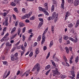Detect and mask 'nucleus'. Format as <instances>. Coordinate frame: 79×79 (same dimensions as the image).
<instances>
[{"mask_svg": "<svg viewBox=\"0 0 79 79\" xmlns=\"http://www.w3.org/2000/svg\"><path fill=\"white\" fill-rule=\"evenodd\" d=\"M53 45V41L52 40L50 41V44H49V48H51Z\"/></svg>", "mask_w": 79, "mask_h": 79, "instance_id": "dca6fc26", "label": "nucleus"}, {"mask_svg": "<svg viewBox=\"0 0 79 79\" xmlns=\"http://www.w3.org/2000/svg\"><path fill=\"white\" fill-rule=\"evenodd\" d=\"M79 4V1L78 0H75L73 2V5L75 6H77Z\"/></svg>", "mask_w": 79, "mask_h": 79, "instance_id": "0eeeda50", "label": "nucleus"}, {"mask_svg": "<svg viewBox=\"0 0 79 79\" xmlns=\"http://www.w3.org/2000/svg\"><path fill=\"white\" fill-rule=\"evenodd\" d=\"M55 10V6L53 5L51 7V11H53Z\"/></svg>", "mask_w": 79, "mask_h": 79, "instance_id": "2f4dec72", "label": "nucleus"}, {"mask_svg": "<svg viewBox=\"0 0 79 79\" xmlns=\"http://www.w3.org/2000/svg\"><path fill=\"white\" fill-rule=\"evenodd\" d=\"M51 71V69H49L45 73V74L46 76H47L48 74V73H50V72Z\"/></svg>", "mask_w": 79, "mask_h": 79, "instance_id": "37998d69", "label": "nucleus"}, {"mask_svg": "<svg viewBox=\"0 0 79 79\" xmlns=\"http://www.w3.org/2000/svg\"><path fill=\"white\" fill-rule=\"evenodd\" d=\"M20 31H21V29L19 28L18 31V35H19L20 34Z\"/></svg>", "mask_w": 79, "mask_h": 79, "instance_id": "de8ad7c7", "label": "nucleus"}, {"mask_svg": "<svg viewBox=\"0 0 79 79\" xmlns=\"http://www.w3.org/2000/svg\"><path fill=\"white\" fill-rule=\"evenodd\" d=\"M16 27H14V28H13L11 31V34H13V33L15 32V31H16Z\"/></svg>", "mask_w": 79, "mask_h": 79, "instance_id": "ddd939ff", "label": "nucleus"}, {"mask_svg": "<svg viewBox=\"0 0 79 79\" xmlns=\"http://www.w3.org/2000/svg\"><path fill=\"white\" fill-rule=\"evenodd\" d=\"M43 12H44V14L46 15H47V16H48V15H49V14L48 12L46 11V10L45 9H44Z\"/></svg>", "mask_w": 79, "mask_h": 79, "instance_id": "4468645a", "label": "nucleus"}, {"mask_svg": "<svg viewBox=\"0 0 79 79\" xmlns=\"http://www.w3.org/2000/svg\"><path fill=\"white\" fill-rule=\"evenodd\" d=\"M55 55L53 56V58L55 61H59V59L56 57H55Z\"/></svg>", "mask_w": 79, "mask_h": 79, "instance_id": "9d476101", "label": "nucleus"}, {"mask_svg": "<svg viewBox=\"0 0 79 79\" xmlns=\"http://www.w3.org/2000/svg\"><path fill=\"white\" fill-rule=\"evenodd\" d=\"M25 16H26V18L27 19L29 18H30V16L28 14L25 15Z\"/></svg>", "mask_w": 79, "mask_h": 79, "instance_id": "09e8293b", "label": "nucleus"}, {"mask_svg": "<svg viewBox=\"0 0 79 79\" xmlns=\"http://www.w3.org/2000/svg\"><path fill=\"white\" fill-rule=\"evenodd\" d=\"M10 57L11 61H15V57H14V56L11 55L10 56Z\"/></svg>", "mask_w": 79, "mask_h": 79, "instance_id": "a878e982", "label": "nucleus"}, {"mask_svg": "<svg viewBox=\"0 0 79 79\" xmlns=\"http://www.w3.org/2000/svg\"><path fill=\"white\" fill-rule=\"evenodd\" d=\"M52 64V65L54 66H56V64H55V62H54V61H53L52 60H50Z\"/></svg>", "mask_w": 79, "mask_h": 79, "instance_id": "c85d7f7f", "label": "nucleus"}, {"mask_svg": "<svg viewBox=\"0 0 79 79\" xmlns=\"http://www.w3.org/2000/svg\"><path fill=\"white\" fill-rule=\"evenodd\" d=\"M9 35V33L7 32L6 34L5 35L4 37V39H5L6 40H7V37Z\"/></svg>", "mask_w": 79, "mask_h": 79, "instance_id": "a211bd4d", "label": "nucleus"}, {"mask_svg": "<svg viewBox=\"0 0 79 79\" xmlns=\"http://www.w3.org/2000/svg\"><path fill=\"white\" fill-rule=\"evenodd\" d=\"M52 72L53 74V76H55L56 75H58V73H57L56 72H55V70H52Z\"/></svg>", "mask_w": 79, "mask_h": 79, "instance_id": "9b49d317", "label": "nucleus"}, {"mask_svg": "<svg viewBox=\"0 0 79 79\" xmlns=\"http://www.w3.org/2000/svg\"><path fill=\"white\" fill-rule=\"evenodd\" d=\"M39 9L40 11H43V12L44 10L45 9L44 8L43 9V8H42V7H40V6L39 7Z\"/></svg>", "mask_w": 79, "mask_h": 79, "instance_id": "bb28decb", "label": "nucleus"}, {"mask_svg": "<svg viewBox=\"0 0 79 79\" xmlns=\"http://www.w3.org/2000/svg\"><path fill=\"white\" fill-rule=\"evenodd\" d=\"M79 72H78L77 75V78L79 79Z\"/></svg>", "mask_w": 79, "mask_h": 79, "instance_id": "680f3d73", "label": "nucleus"}, {"mask_svg": "<svg viewBox=\"0 0 79 79\" xmlns=\"http://www.w3.org/2000/svg\"><path fill=\"white\" fill-rule=\"evenodd\" d=\"M30 73V70H29L28 71H27L25 72L23 75L21 76V77H23V76H24L25 75H26V77H27L28 76H29V73Z\"/></svg>", "mask_w": 79, "mask_h": 79, "instance_id": "423d86ee", "label": "nucleus"}, {"mask_svg": "<svg viewBox=\"0 0 79 79\" xmlns=\"http://www.w3.org/2000/svg\"><path fill=\"white\" fill-rule=\"evenodd\" d=\"M48 27L44 31L43 34H44L45 35V34H46V33H47V31H48Z\"/></svg>", "mask_w": 79, "mask_h": 79, "instance_id": "b1692460", "label": "nucleus"}, {"mask_svg": "<svg viewBox=\"0 0 79 79\" xmlns=\"http://www.w3.org/2000/svg\"><path fill=\"white\" fill-rule=\"evenodd\" d=\"M36 69V74H38L39 72L40 71V64L39 63L36 64L34 67L32 71H34Z\"/></svg>", "mask_w": 79, "mask_h": 79, "instance_id": "f257e3e1", "label": "nucleus"}, {"mask_svg": "<svg viewBox=\"0 0 79 79\" xmlns=\"http://www.w3.org/2000/svg\"><path fill=\"white\" fill-rule=\"evenodd\" d=\"M10 74V71H9L7 72V74H6V76L5 77V78H6L8 76V75Z\"/></svg>", "mask_w": 79, "mask_h": 79, "instance_id": "c03bdc74", "label": "nucleus"}, {"mask_svg": "<svg viewBox=\"0 0 79 79\" xmlns=\"http://www.w3.org/2000/svg\"><path fill=\"white\" fill-rule=\"evenodd\" d=\"M71 75L73 76V77H75L76 75L74 73V71H70Z\"/></svg>", "mask_w": 79, "mask_h": 79, "instance_id": "6ab92c4d", "label": "nucleus"}, {"mask_svg": "<svg viewBox=\"0 0 79 79\" xmlns=\"http://www.w3.org/2000/svg\"><path fill=\"white\" fill-rule=\"evenodd\" d=\"M69 40H71V41L73 42L74 43H77V38L76 36L75 37V40L71 37H69Z\"/></svg>", "mask_w": 79, "mask_h": 79, "instance_id": "20e7f679", "label": "nucleus"}, {"mask_svg": "<svg viewBox=\"0 0 79 79\" xmlns=\"http://www.w3.org/2000/svg\"><path fill=\"white\" fill-rule=\"evenodd\" d=\"M63 58L64 60L65 61H67V59L66 58V56H63Z\"/></svg>", "mask_w": 79, "mask_h": 79, "instance_id": "8fccbe9b", "label": "nucleus"}, {"mask_svg": "<svg viewBox=\"0 0 79 79\" xmlns=\"http://www.w3.org/2000/svg\"><path fill=\"white\" fill-rule=\"evenodd\" d=\"M6 27H5L3 29V31H4V32H6Z\"/></svg>", "mask_w": 79, "mask_h": 79, "instance_id": "0e129e2a", "label": "nucleus"}, {"mask_svg": "<svg viewBox=\"0 0 79 79\" xmlns=\"http://www.w3.org/2000/svg\"><path fill=\"white\" fill-rule=\"evenodd\" d=\"M2 62L3 64H4V65H6V64L8 63L6 61H2Z\"/></svg>", "mask_w": 79, "mask_h": 79, "instance_id": "603ef678", "label": "nucleus"}, {"mask_svg": "<svg viewBox=\"0 0 79 79\" xmlns=\"http://www.w3.org/2000/svg\"><path fill=\"white\" fill-rule=\"evenodd\" d=\"M39 21H40L41 22L44 23V20L42 18H39Z\"/></svg>", "mask_w": 79, "mask_h": 79, "instance_id": "13d9d810", "label": "nucleus"}, {"mask_svg": "<svg viewBox=\"0 0 79 79\" xmlns=\"http://www.w3.org/2000/svg\"><path fill=\"white\" fill-rule=\"evenodd\" d=\"M19 26L20 27H23V26H24L25 25L24 23H23L20 22L19 23Z\"/></svg>", "mask_w": 79, "mask_h": 79, "instance_id": "5701e85b", "label": "nucleus"}, {"mask_svg": "<svg viewBox=\"0 0 79 79\" xmlns=\"http://www.w3.org/2000/svg\"><path fill=\"white\" fill-rule=\"evenodd\" d=\"M51 29L52 33H54V32L53 31H54V30H55V28H54V27H53V26H52Z\"/></svg>", "mask_w": 79, "mask_h": 79, "instance_id": "a19ab883", "label": "nucleus"}, {"mask_svg": "<svg viewBox=\"0 0 79 79\" xmlns=\"http://www.w3.org/2000/svg\"><path fill=\"white\" fill-rule=\"evenodd\" d=\"M5 22L3 23V25H5L6 26H8V17H6L5 18Z\"/></svg>", "mask_w": 79, "mask_h": 79, "instance_id": "39448f33", "label": "nucleus"}, {"mask_svg": "<svg viewBox=\"0 0 79 79\" xmlns=\"http://www.w3.org/2000/svg\"><path fill=\"white\" fill-rule=\"evenodd\" d=\"M53 18L52 17H49L48 18V21H50L51 19H53Z\"/></svg>", "mask_w": 79, "mask_h": 79, "instance_id": "c9c22d12", "label": "nucleus"}, {"mask_svg": "<svg viewBox=\"0 0 79 79\" xmlns=\"http://www.w3.org/2000/svg\"><path fill=\"white\" fill-rule=\"evenodd\" d=\"M68 77L69 78V79H75V78L74 77H72L71 76H69Z\"/></svg>", "mask_w": 79, "mask_h": 79, "instance_id": "a18cd8bd", "label": "nucleus"}, {"mask_svg": "<svg viewBox=\"0 0 79 79\" xmlns=\"http://www.w3.org/2000/svg\"><path fill=\"white\" fill-rule=\"evenodd\" d=\"M43 24H44V22H40L39 24V25L38 27V28H39H39H40V27H41L43 25Z\"/></svg>", "mask_w": 79, "mask_h": 79, "instance_id": "2eb2a0df", "label": "nucleus"}, {"mask_svg": "<svg viewBox=\"0 0 79 79\" xmlns=\"http://www.w3.org/2000/svg\"><path fill=\"white\" fill-rule=\"evenodd\" d=\"M56 70H54V72L56 73H58V75H60V73L58 72V68H55Z\"/></svg>", "mask_w": 79, "mask_h": 79, "instance_id": "412c9836", "label": "nucleus"}, {"mask_svg": "<svg viewBox=\"0 0 79 79\" xmlns=\"http://www.w3.org/2000/svg\"><path fill=\"white\" fill-rule=\"evenodd\" d=\"M68 27L69 28H71L73 27V24L72 23H70L68 25Z\"/></svg>", "mask_w": 79, "mask_h": 79, "instance_id": "393cba45", "label": "nucleus"}, {"mask_svg": "<svg viewBox=\"0 0 79 79\" xmlns=\"http://www.w3.org/2000/svg\"><path fill=\"white\" fill-rule=\"evenodd\" d=\"M14 3H16V4H18V3H19V0H14Z\"/></svg>", "mask_w": 79, "mask_h": 79, "instance_id": "e433bc0d", "label": "nucleus"}, {"mask_svg": "<svg viewBox=\"0 0 79 79\" xmlns=\"http://www.w3.org/2000/svg\"><path fill=\"white\" fill-rule=\"evenodd\" d=\"M42 36L41 35H40L37 38V40L38 41H40V40L41 39V37Z\"/></svg>", "mask_w": 79, "mask_h": 79, "instance_id": "58836bf2", "label": "nucleus"}, {"mask_svg": "<svg viewBox=\"0 0 79 79\" xmlns=\"http://www.w3.org/2000/svg\"><path fill=\"white\" fill-rule=\"evenodd\" d=\"M37 45V42L33 44V47H35V46H36Z\"/></svg>", "mask_w": 79, "mask_h": 79, "instance_id": "774afa93", "label": "nucleus"}, {"mask_svg": "<svg viewBox=\"0 0 79 79\" xmlns=\"http://www.w3.org/2000/svg\"><path fill=\"white\" fill-rule=\"evenodd\" d=\"M10 5L13 6H16V4L14 3L13 2H12L10 4Z\"/></svg>", "mask_w": 79, "mask_h": 79, "instance_id": "79ce46f5", "label": "nucleus"}, {"mask_svg": "<svg viewBox=\"0 0 79 79\" xmlns=\"http://www.w3.org/2000/svg\"><path fill=\"white\" fill-rule=\"evenodd\" d=\"M71 15V14L70 13H69V12L68 11L66 12V14L65 15V20L66 21L68 18V16H69Z\"/></svg>", "mask_w": 79, "mask_h": 79, "instance_id": "6e6552de", "label": "nucleus"}, {"mask_svg": "<svg viewBox=\"0 0 79 79\" xmlns=\"http://www.w3.org/2000/svg\"><path fill=\"white\" fill-rule=\"evenodd\" d=\"M18 53L16 52L14 55V57H17L18 56Z\"/></svg>", "mask_w": 79, "mask_h": 79, "instance_id": "e2e57ef3", "label": "nucleus"}, {"mask_svg": "<svg viewBox=\"0 0 79 79\" xmlns=\"http://www.w3.org/2000/svg\"><path fill=\"white\" fill-rule=\"evenodd\" d=\"M35 16H33L30 18V20H31V21L34 20V19H35Z\"/></svg>", "mask_w": 79, "mask_h": 79, "instance_id": "473e14b6", "label": "nucleus"}, {"mask_svg": "<svg viewBox=\"0 0 79 79\" xmlns=\"http://www.w3.org/2000/svg\"><path fill=\"white\" fill-rule=\"evenodd\" d=\"M26 15H23L22 18V19H26Z\"/></svg>", "mask_w": 79, "mask_h": 79, "instance_id": "6e6d98bb", "label": "nucleus"}, {"mask_svg": "<svg viewBox=\"0 0 79 79\" xmlns=\"http://www.w3.org/2000/svg\"><path fill=\"white\" fill-rule=\"evenodd\" d=\"M26 31V27H24L23 28V33Z\"/></svg>", "mask_w": 79, "mask_h": 79, "instance_id": "338daca9", "label": "nucleus"}, {"mask_svg": "<svg viewBox=\"0 0 79 79\" xmlns=\"http://www.w3.org/2000/svg\"><path fill=\"white\" fill-rule=\"evenodd\" d=\"M68 3L72 4L73 3V0H67Z\"/></svg>", "mask_w": 79, "mask_h": 79, "instance_id": "7c9ffc66", "label": "nucleus"}, {"mask_svg": "<svg viewBox=\"0 0 79 79\" xmlns=\"http://www.w3.org/2000/svg\"><path fill=\"white\" fill-rule=\"evenodd\" d=\"M76 69V67H74L73 66H72L71 69V70L70 71H74Z\"/></svg>", "mask_w": 79, "mask_h": 79, "instance_id": "c756f323", "label": "nucleus"}, {"mask_svg": "<svg viewBox=\"0 0 79 79\" xmlns=\"http://www.w3.org/2000/svg\"><path fill=\"white\" fill-rule=\"evenodd\" d=\"M50 67H51V66L50 65H48L45 67V69L46 70L49 69H50Z\"/></svg>", "mask_w": 79, "mask_h": 79, "instance_id": "4be33fe9", "label": "nucleus"}, {"mask_svg": "<svg viewBox=\"0 0 79 79\" xmlns=\"http://www.w3.org/2000/svg\"><path fill=\"white\" fill-rule=\"evenodd\" d=\"M22 10V12H23V13H26V9H25L24 8H23Z\"/></svg>", "mask_w": 79, "mask_h": 79, "instance_id": "49530a36", "label": "nucleus"}, {"mask_svg": "<svg viewBox=\"0 0 79 79\" xmlns=\"http://www.w3.org/2000/svg\"><path fill=\"white\" fill-rule=\"evenodd\" d=\"M63 39L64 40H67L68 39H69V38H68V36L65 35L63 37Z\"/></svg>", "mask_w": 79, "mask_h": 79, "instance_id": "f704fd0d", "label": "nucleus"}, {"mask_svg": "<svg viewBox=\"0 0 79 79\" xmlns=\"http://www.w3.org/2000/svg\"><path fill=\"white\" fill-rule=\"evenodd\" d=\"M66 77H67V76L64 75H62L61 76V79H65V78H66Z\"/></svg>", "mask_w": 79, "mask_h": 79, "instance_id": "cd10ccee", "label": "nucleus"}, {"mask_svg": "<svg viewBox=\"0 0 79 79\" xmlns=\"http://www.w3.org/2000/svg\"><path fill=\"white\" fill-rule=\"evenodd\" d=\"M19 22L18 21H17L15 23V26H18V24Z\"/></svg>", "mask_w": 79, "mask_h": 79, "instance_id": "69168bd1", "label": "nucleus"}, {"mask_svg": "<svg viewBox=\"0 0 79 79\" xmlns=\"http://www.w3.org/2000/svg\"><path fill=\"white\" fill-rule=\"evenodd\" d=\"M52 17L53 19H55V23L56 21L58 20V13H56V12H54L52 15Z\"/></svg>", "mask_w": 79, "mask_h": 79, "instance_id": "7ed1b4c3", "label": "nucleus"}, {"mask_svg": "<svg viewBox=\"0 0 79 79\" xmlns=\"http://www.w3.org/2000/svg\"><path fill=\"white\" fill-rule=\"evenodd\" d=\"M36 69V74H38L39 72L40 71V64L39 63L36 64L34 67L32 71H34Z\"/></svg>", "mask_w": 79, "mask_h": 79, "instance_id": "f03ea898", "label": "nucleus"}, {"mask_svg": "<svg viewBox=\"0 0 79 79\" xmlns=\"http://www.w3.org/2000/svg\"><path fill=\"white\" fill-rule=\"evenodd\" d=\"M4 34H5V32H4L3 31L1 32V35L2 36L3 35H4Z\"/></svg>", "mask_w": 79, "mask_h": 79, "instance_id": "4d7b16f0", "label": "nucleus"}, {"mask_svg": "<svg viewBox=\"0 0 79 79\" xmlns=\"http://www.w3.org/2000/svg\"><path fill=\"white\" fill-rule=\"evenodd\" d=\"M6 12H5L4 13H2V15L3 16H6V15H7V14H8L9 13V11H6Z\"/></svg>", "mask_w": 79, "mask_h": 79, "instance_id": "f8f14e48", "label": "nucleus"}, {"mask_svg": "<svg viewBox=\"0 0 79 79\" xmlns=\"http://www.w3.org/2000/svg\"><path fill=\"white\" fill-rule=\"evenodd\" d=\"M3 40H4V41H7V40H6L5 38H4V37H3L1 40V42H3Z\"/></svg>", "mask_w": 79, "mask_h": 79, "instance_id": "3c124183", "label": "nucleus"}, {"mask_svg": "<svg viewBox=\"0 0 79 79\" xmlns=\"http://www.w3.org/2000/svg\"><path fill=\"white\" fill-rule=\"evenodd\" d=\"M11 43H10L8 42H7L6 43V45L7 47H10V48H11Z\"/></svg>", "mask_w": 79, "mask_h": 79, "instance_id": "1a4fd4ad", "label": "nucleus"}, {"mask_svg": "<svg viewBox=\"0 0 79 79\" xmlns=\"http://www.w3.org/2000/svg\"><path fill=\"white\" fill-rule=\"evenodd\" d=\"M50 52H49L48 54V55L46 57V59H48V57L50 56Z\"/></svg>", "mask_w": 79, "mask_h": 79, "instance_id": "864d4df0", "label": "nucleus"}, {"mask_svg": "<svg viewBox=\"0 0 79 79\" xmlns=\"http://www.w3.org/2000/svg\"><path fill=\"white\" fill-rule=\"evenodd\" d=\"M78 60H79V57L78 56H77L76 57L75 59L76 63H77V62H78Z\"/></svg>", "mask_w": 79, "mask_h": 79, "instance_id": "4c0bfd02", "label": "nucleus"}, {"mask_svg": "<svg viewBox=\"0 0 79 79\" xmlns=\"http://www.w3.org/2000/svg\"><path fill=\"white\" fill-rule=\"evenodd\" d=\"M22 38L23 39L22 40L23 41H24V40H25V39H26V37H25V36H24V35H23Z\"/></svg>", "mask_w": 79, "mask_h": 79, "instance_id": "bf43d9fd", "label": "nucleus"}, {"mask_svg": "<svg viewBox=\"0 0 79 79\" xmlns=\"http://www.w3.org/2000/svg\"><path fill=\"white\" fill-rule=\"evenodd\" d=\"M65 49L66 50V52L67 53V54H68L69 53V48H68L67 47H65Z\"/></svg>", "mask_w": 79, "mask_h": 79, "instance_id": "aec40b11", "label": "nucleus"}, {"mask_svg": "<svg viewBox=\"0 0 79 79\" xmlns=\"http://www.w3.org/2000/svg\"><path fill=\"white\" fill-rule=\"evenodd\" d=\"M14 10L15 11V12H16V13H18L19 12V11H18V10L17 8H15L14 9Z\"/></svg>", "mask_w": 79, "mask_h": 79, "instance_id": "ea45409f", "label": "nucleus"}, {"mask_svg": "<svg viewBox=\"0 0 79 79\" xmlns=\"http://www.w3.org/2000/svg\"><path fill=\"white\" fill-rule=\"evenodd\" d=\"M32 55H33V52H31L29 54L30 57H31Z\"/></svg>", "mask_w": 79, "mask_h": 79, "instance_id": "052dcab7", "label": "nucleus"}, {"mask_svg": "<svg viewBox=\"0 0 79 79\" xmlns=\"http://www.w3.org/2000/svg\"><path fill=\"white\" fill-rule=\"evenodd\" d=\"M64 2H62L61 4V7L62 9H64Z\"/></svg>", "mask_w": 79, "mask_h": 79, "instance_id": "72a5a7b5", "label": "nucleus"}, {"mask_svg": "<svg viewBox=\"0 0 79 79\" xmlns=\"http://www.w3.org/2000/svg\"><path fill=\"white\" fill-rule=\"evenodd\" d=\"M40 52V50L39 48H37L36 49L35 53L36 54H39V52Z\"/></svg>", "mask_w": 79, "mask_h": 79, "instance_id": "f3484780", "label": "nucleus"}, {"mask_svg": "<svg viewBox=\"0 0 79 79\" xmlns=\"http://www.w3.org/2000/svg\"><path fill=\"white\" fill-rule=\"evenodd\" d=\"M42 38L43 40H45V35L43 34Z\"/></svg>", "mask_w": 79, "mask_h": 79, "instance_id": "5fc2aeb1", "label": "nucleus"}]
</instances>
